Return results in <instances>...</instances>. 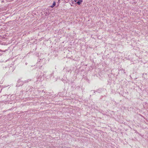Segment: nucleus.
Instances as JSON below:
<instances>
[{
  "label": "nucleus",
  "instance_id": "obj_1",
  "mask_svg": "<svg viewBox=\"0 0 148 148\" xmlns=\"http://www.w3.org/2000/svg\"><path fill=\"white\" fill-rule=\"evenodd\" d=\"M78 1L77 2V3L79 5H80L82 2V0H78Z\"/></svg>",
  "mask_w": 148,
  "mask_h": 148
},
{
  "label": "nucleus",
  "instance_id": "obj_2",
  "mask_svg": "<svg viewBox=\"0 0 148 148\" xmlns=\"http://www.w3.org/2000/svg\"><path fill=\"white\" fill-rule=\"evenodd\" d=\"M56 5V2L55 1H54L52 5H51L50 7L52 8H53Z\"/></svg>",
  "mask_w": 148,
  "mask_h": 148
}]
</instances>
